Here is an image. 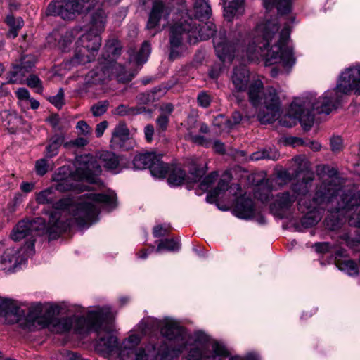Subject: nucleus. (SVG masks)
I'll return each mask as SVG.
<instances>
[{"label": "nucleus", "instance_id": "nucleus-63", "mask_svg": "<svg viewBox=\"0 0 360 360\" xmlns=\"http://www.w3.org/2000/svg\"><path fill=\"white\" fill-rule=\"evenodd\" d=\"M24 196L21 193H16L14 197V200L15 203H20L23 200Z\"/></svg>", "mask_w": 360, "mask_h": 360}, {"label": "nucleus", "instance_id": "nucleus-31", "mask_svg": "<svg viewBox=\"0 0 360 360\" xmlns=\"http://www.w3.org/2000/svg\"><path fill=\"white\" fill-rule=\"evenodd\" d=\"M279 158V153L276 150L263 149L262 150L256 151L251 154V160H260L263 159L276 160Z\"/></svg>", "mask_w": 360, "mask_h": 360}, {"label": "nucleus", "instance_id": "nucleus-12", "mask_svg": "<svg viewBox=\"0 0 360 360\" xmlns=\"http://www.w3.org/2000/svg\"><path fill=\"white\" fill-rule=\"evenodd\" d=\"M308 187L305 186L298 188L293 184L291 191L279 193L270 205L272 214L281 219L288 218L292 214V207L295 202L301 198L308 197Z\"/></svg>", "mask_w": 360, "mask_h": 360}, {"label": "nucleus", "instance_id": "nucleus-49", "mask_svg": "<svg viewBox=\"0 0 360 360\" xmlns=\"http://www.w3.org/2000/svg\"><path fill=\"white\" fill-rule=\"evenodd\" d=\"M205 171L201 168H194L191 172V179L193 182L200 181L201 177L205 174Z\"/></svg>", "mask_w": 360, "mask_h": 360}, {"label": "nucleus", "instance_id": "nucleus-13", "mask_svg": "<svg viewBox=\"0 0 360 360\" xmlns=\"http://www.w3.org/2000/svg\"><path fill=\"white\" fill-rule=\"evenodd\" d=\"M264 7L266 11L276 8L281 15L287 14L292 8V0H262ZM244 0H224V16L231 21L235 17L244 13Z\"/></svg>", "mask_w": 360, "mask_h": 360}, {"label": "nucleus", "instance_id": "nucleus-61", "mask_svg": "<svg viewBox=\"0 0 360 360\" xmlns=\"http://www.w3.org/2000/svg\"><path fill=\"white\" fill-rule=\"evenodd\" d=\"M309 147L311 150H314V151H319L321 150V145L319 142L318 141H311L309 143Z\"/></svg>", "mask_w": 360, "mask_h": 360}, {"label": "nucleus", "instance_id": "nucleus-25", "mask_svg": "<svg viewBox=\"0 0 360 360\" xmlns=\"http://www.w3.org/2000/svg\"><path fill=\"white\" fill-rule=\"evenodd\" d=\"M74 39V31H66L64 34H60L58 31H53L49 37L48 41L51 43L52 39L58 41L54 44L63 51L70 45Z\"/></svg>", "mask_w": 360, "mask_h": 360}, {"label": "nucleus", "instance_id": "nucleus-46", "mask_svg": "<svg viewBox=\"0 0 360 360\" xmlns=\"http://www.w3.org/2000/svg\"><path fill=\"white\" fill-rule=\"evenodd\" d=\"M157 127L158 130L164 131L167 129L169 123V117L167 115H160L157 120Z\"/></svg>", "mask_w": 360, "mask_h": 360}, {"label": "nucleus", "instance_id": "nucleus-2", "mask_svg": "<svg viewBox=\"0 0 360 360\" xmlns=\"http://www.w3.org/2000/svg\"><path fill=\"white\" fill-rule=\"evenodd\" d=\"M160 331L161 335L175 343V351L183 352L189 350L188 360H224L229 356L226 347L215 340H209L207 335L202 332L188 335L184 328L174 320L165 318L159 320L153 317L143 319L130 331L120 346L119 356L122 360H155L158 356L167 353L165 345L153 344L145 349L137 348L141 338L145 335ZM229 360H258L256 354H250L245 358L233 356Z\"/></svg>", "mask_w": 360, "mask_h": 360}, {"label": "nucleus", "instance_id": "nucleus-47", "mask_svg": "<svg viewBox=\"0 0 360 360\" xmlns=\"http://www.w3.org/2000/svg\"><path fill=\"white\" fill-rule=\"evenodd\" d=\"M330 147L333 152H339L342 149V140L340 136H333L330 139Z\"/></svg>", "mask_w": 360, "mask_h": 360}, {"label": "nucleus", "instance_id": "nucleus-15", "mask_svg": "<svg viewBox=\"0 0 360 360\" xmlns=\"http://www.w3.org/2000/svg\"><path fill=\"white\" fill-rule=\"evenodd\" d=\"M33 254L34 243L32 240L27 243L25 250L16 248H7L0 256V271H4L6 273L12 272Z\"/></svg>", "mask_w": 360, "mask_h": 360}, {"label": "nucleus", "instance_id": "nucleus-60", "mask_svg": "<svg viewBox=\"0 0 360 360\" xmlns=\"http://www.w3.org/2000/svg\"><path fill=\"white\" fill-rule=\"evenodd\" d=\"M213 148L219 153H224L225 151L224 144L218 141L214 142Z\"/></svg>", "mask_w": 360, "mask_h": 360}, {"label": "nucleus", "instance_id": "nucleus-38", "mask_svg": "<svg viewBox=\"0 0 360 360\" xmlns=\"http://www.w3.org/2000/svg\"><path fill=\"white\" fill-rule=\"evenodd\" d=\"M49 102L53 104L55 107L58 109H60L64 105V91L62 88H60L56 95L50 96L49 98Z\"/></svg>", "mask_w": 360, "mask_h": 360}, {"label": "nucleus", "instance_id": "nucleus-30", "mask_svg": "<svg viewBox=\"0 0 360 360\" xmlns=\"http://www.w3.org/2000/svg\"><path fill=\"white\" fill-rule=\"evenodd\" d=\"M6 22L10 27L8 37L15 38L18 34V30L22 27L24 21L22 18H15L13 15H8L6 18Z\"/></svg>", "mask_w": 360, "mask_h": 360}, {"label": "nucleus", "instance_id": "nucleus-24", "mask_svg": "<svg viewBox=\"0 0 360 360\" xmlns=\"http://www.w3.org/2000/svg\"><path fill=\"white\" fill-rule=\"evenodd\" d=\"M100 160L107 170L114 174H118L122 170L118 157L112 153L103 152L100 155Z\"/></svg>", "mask_w": 360, "mask_h": 360}, {"label": "nucleus", "instance_id": "nucleus-22", "mask_svg": "<svg viewBox=\"0 0 360 360\" xmlns=\"http://www.w3.org/2000/svg\"><path fill=\"white\" fill-rule=\"evenodd\" d=\"M274 181V179H267L258 184L255 189V198L263 202H268L271 197Z\"/></svg>", "mask_w": 360, "mask_h": 360}, {"label": "nucleus", "instance_id": "nucleus-23", "mask_svg": "<svg viewBox=\"0 0 360 360\" xmlns=\"http://www.w3.org/2000/svg\"><path fill=\"white\" fill-rule=\"evenodd\" d=\"M65 136L63 134H56L52 136L48 141L46 146L45 155L46 158H53L58 154L60 146H68V143H65Z\"/></svg>", "mask_w": 360, "mask_h": 360}, {"label": "nucleus", "instance_id": "nucleus-9", "mask_svg": "<svg viewBox=\"0 0 360 360\" xmlns=\"http://www.w3.org/2000/svg\"><path fill=\"white\" fill-rule=\"evenodd\" d=\"M106 18L103 9H98L92 14L89 31L76 42L75 59L77 63H90L97 55L101 45L100 34L105 30Z\"/></svg>", "mask_w": 360, "mask_h": 360}, {"label": "nucleus", "instance_id": "nucleus-32", "mask_svg": "<svg viewBox=\"0 0 360 360\" xmlns=\"http://www.w3.org/2000/svg\"><path fill=\"white\" fill-rule=\"evenodd\" d=\"M150 44L148 41L143 43L139 53L136 55L130 53V59L136 61L137 64L141 65L148 60L150 54Z\"/></svg>", "mask_w": 360, "mask_h": 360}, {"label": "nucleus", "instance_id": "nucleus-29", "mask_svg": "<svg viewBox=\"0 0 360 360\" xmlns=\"http://www.w3.org/2000/svg\"><path fill=\"white\" fill-rule=\"evenodd\" d=\"M168 174V183L172 186H179L186 181V174L180 167H170Z\"/></svg>", "mask_w": 360, "mask_h": 360}, {"label": "nucleus", "instance_id": "nucleus-14", "mask_svg": "<svg viewBox=\"0 0 360 360\" xmlns=\"http://www.w3.org/2000/svg\"><path fill=\"white\" fill-rule=\"evenodd\" d=\"M302 179L300 183H297L298 188H302L311 183L314 179V173L309 169V162L304 157L298 156L292 160V165L289 169H281L276 174V179L281 181V185L287 184L292 178Z\"/></svg>", "mask_w": 360, "mask_h": 360}, {"label": "nucleus", "instance_id": "nucleus-42", "mask_svg": "<svg viewBox=\"0 0 360 360\" xmlns=\"http://www.w3.org/2000/svg\"><path fill=\"white\" fill-rule=\"evenodd\" d=\"M0 117L2 120L3 124L5 127H10L13 121L16 120V117L14 115L6 110L1 112Z\"/></svg>", "mask_w": 360, "mask_h": 360}, {"label": "nucleus", "instance_id": "nucleus-34", "mask_svg": "<svg viewBox=\"0 0 360 360\" xmlns=\"http://www.w3.org/2000/svg\"><path fill=\"white\" fill-rule=\"evenodd\" d=\"M180 248V243L179 240L174 239H166L161 240L156 248L155 251L158 253H160L162 251H176Z\"/></svg>", "mask_w": 360, "mask_h": 360}, {"label": "nucleus", "instance_id": "nucleus-39", "mask_svg": "<svg viewBox=\"0 0 360 360\" xmlns=\"http://www.w3.org/2000/svg\"><path fill=\"white\" fill-rule=\"evenodd\" d=\"M76 129L79 134L84 136H91L92 133L91 127L83 120L79 121L76 124Z\"/></svg>", "mask_w": 360, "mask_h": 360}, {"label": "nucleus", "instance_id": "nucleus-56", "mask_svg": "<svg viewBox=\"0 0 360 360\" xmlns=\"http://www.w3.org/2000/svg\"><path fill=\"white\" fill-rule=\"evenodd\" d=\"M34 183H30V182H27V181L22 182V184H20V190L25 193L31 192L34 189Z\"/></svg>", "mask_w": 360, "mask_h": 360}, {"label": "nucleus", "instance_id": "nucleus-55", "mask_svg": "<svg viewBox=\"0 0 360 360\" xmlns=\"http://www.w3.org/2000/svg\"><path fill=\"white\" fill-rule=\"evenodd\" d=\"M174 110V107L171 103L162 104L160 107L161 115H167V117Z\"/></svg>", "mask_w": 360, "mask_h": 360}, {"label": "nucleus", "instance_id": "nucleus-3", "mask_svg": "<svg viewBox=\"0 0 360 360\" xmlns=\"http://www.w3.org/2000/svg\"><path fill=\"white\" fill-rule=\"evenodd\" d=\"M276 18L259 22L256 27L244 38L239 31L231 32L226 37L219 32L213 38L217 57L223 62H231L235 58L250 61L262 58L266 65L280 63L290 68L296 61L292 48L288 45L290 28L285 25L278 33Z\"/></svg>", "mask_w": 360, "mask_h": 360}, {"label": "nucleus", "instance_id": "nucleus-64", "mask_svg": "<svg viewBox=\"0 0 360 360\" xmlns=\"http://www.w3.org/2000/svg\"><path fill=\"white\" fill-rule=\"evenodd\" d=\"M106 47L108 49L107 51L111 52L113 55H117L120 53V51H118L117 48H115L113 50H111L112 48L108 44L106 45Z\"/></svg>", "mask_w": 360, "mask_h": 360}, {"label": "nucleus", "instance_id": "nucleus-4", "mask_svg": "<svg viewBox=\"0 0 360 360\" xmlns=\"http://www.w3.org/2000/svg\"><path fill=\"white\" fill-rule=\"evenodd\" d=\"M323 182L318 187L312 200L308 197L301 198L297 202L298 210L306 212L301 219L304 228L315 226L321 219V210H327L333 220L328 217L326 226L328 229L335 230L340 227L343 219H347L349 225L360 227V191L346 190L340 180L335 176L323 175Z\"/></svg>", "mask_w": 360, "mask_h": 360}, {"label": "nucleus", "instance_id": "nucleus-1", "mask_svg": "<svg viewBox=\"0 0 360 360\" xmlns=\"http://www.w3.org/2000/svg\"><path fill=\"white\" fill-rule=\"evenodd\" d=\"M75 166V171L71 174L68 167L59 168L53 176V181L56 182L55 187L36 194L38 204L46 205L53 209L47 213V226L63 224L65 230L73 224L82 229L88 227L98 220L101 210L110 211L116 207V195L113 191L84 194L75 202L70 198L58 200L56 191L65 192L76 189L77 184L74 182L76 180L98 186L102 184L99 179L101 167L96 158L89 154L80 155L76 158Z\"/></svg>", "mask_w": 360, "mask_h": 360}, {"label": "nucleus", "instance_id": "nucleus-37", "mask_svg": "<svg viewBox=\"0 0 360 360\" xmlns=\"http://www.w3.org/2000/svg\"><path fill=\"white\" fill-rule=\"evenodd\" d=\"M142 111L141 110V109H134L132 108H129L128 106L124 105H120L114 110V114L120 116L139 114Z\"/></svg>", "mask_w": 360, "mask_h": 360}, {"label": "nucleus", "instance_id": "nucleus-41", "mask_svg": "<svg viewBox=\"0 0 360 360\" xmlns=\"http://www.w3.org/2000/svg\"><path fill=\"white\" fill-rule=\"evenodd\" d=\"M49 169L48 162L45 158H41L35 162V171L39 176H44Z\"/></svg>", "mask_w": 360, "mask_h": 360}, {"label": "nucleus", "instance_id": "nucleus-59", "mask_svg": "<svg viewBox=\"0 0 360 360\" xmlns=\"http://www.w3.org/2000/svg\"><path fill=\"white\" fill-rule=\"evenodd\" d=\"M65 356L67 360H81V356L77 353L72 352H66Z\"/></svg>", "mask_w": 360, "mask_h": 360}, {"label": "nucleus", "instance_id": "nucleus-50", "mask_svg": "<svg viewBox=\"0 0 360 360\" xmlns=\"http://www.w3.org/2000/svg\"><path fill=\"white\" fill-rule=\"evenodd\" d=\"M154 127L152 124H147L144 128L145 139L147 142L150 143L153 141L154 135Z\"/></svg>", "mask_w": 360, "mask_h": 360}, {"label": "nucleus", "instance_id": "nucleus-16", "mask_svg": "<svg viewBox=\"0 0 360 360\" xmlns=\"http://www.w3.org/2000/svg\"><path fill=\"white\" fill-rule=\"evenodd\" d=\"M84 9L89 10L84 0H53L47 8V13L70 20L76 13H81Z\"/></svg>", "mask_w": 360, "mask_h": 360}, {"label": "nucleus", "instance_id": "nucleus-62", "mask_svg": "<svg viewBox=\"0 0 360 360\" xmlns=\"http://www.w3.org/2000/svg\"><path fill=\"white\" fill-rule=\"evenodd\" d=\"M30 102V106L32 109H37L39 106V102L34 98H30L29 99Z\"/></svg>", "mask_w": 360, "mask_h": 360}, {"label": "nucleus", "instance_id": "nucleus-33", "mask_svg": "<svg viewBox=\"0 0 360 360\" xmlns=\"http://www.w3.org/2000/svg\"><path fill=\"white\" fill-rule=\"evenodd\" d=\"M336 265L340 270L349 276H356L359 274L358 265L353 260L338 261Z\"/></svg>", "mask_w": 360, "mask_h": 360}, {"label": "nucleus", "instance_id": "nucleus-21", "mask_svg": "<svg viewBox=\"0 0 360 360\" xmlns=\"http://www.w3.org/2000/svg\"><path fill=\"white\" fill-rule=\"evenodd\" d=\"M234 214L240 219H250L254 214L253 202L249 198H238L233 209Z\"/></svg>", "mask_w": 360, "mask_h": 360}, {"label": "nucleus", "instance_id": "nucleus-36", "mask_svg": "<svg viewBox=\"0 0 360 360\" xmlns=\"http://www.w3.org/2000/svg\"><path fill=\"white\" fill-rule=\"evenodd\" d=\"M108 106L109 103L108 101H99L91 107V111L94 116L98 117L107 111Z\"/></svg>", "mask_w": 360, "mask_h": 360}, {"label": "nucleus", "instance_id": "nucleus-35", "mask_svg": "<svg viewBox=\"0 0 360 360\" xmlns=\"http://www.w3.org/2000/svg\"><path fill=\"white\" fill-rule=\"evenodd\" d=\"M27 85L34 89L37 93L41 94L43 86L41 79L35 75H30L27 78Z\"/></svg>", "mask_w": 360, "mask_h": 360}, {"label": "nucleus", "instance_id": "nucleus-51", "mask_svg": "<svg viewBox=\"0 0 360 360\" xmlns=\"http://www.w3.org/2000/svg\"><path fill=\"white\" fill-rule=\"evenodd\" d=\"M169 230V227L163 225H158L153 229V235L155 237H160L165 236Z\"/></svg>", "mask_w": 360, "mask_h": 360}, {"label": "nucleus", "instance_id": "nucleus-52", "mask_svg": "<svg viewBox=\"0 0 360 360\" xmlns=\"http://www.w3.org/2000/svg\"><path fill=\"white\" fill-rule=\"evenodd\" d=\"M89 140L88 136H82L75 139L74 141H71L70 143L73 146L77 147H83L88 144Z\"/></svg>", "mask_w": 360, "mask_h": 360}, {"label": "nucleus", "instance_id": "nucleus-8", "mask_svg": "<svg viewBox=\"0 0 360 360\" xmlns=\"http://www.w3.org/2000/svg\"><path fill=\"white\" fill-rule=\"evenodd\" d=\"M231 83L234 96H236V93L247 91L252 105L257 107L260 105L257 116L261 124H270L278 119L281 115V101L276 89L268 88L264 92L262 81L259 77L250 79V71L245 65L234 68Z\"/></svg>", "mask_w": 360, "mask_h": 360}, {"label": "nucleus", "instance_id": "nucleus-57", "mask_svg": "<svg viewBox=\"0 0 360 360\" xmlns=\"http://www.w3.org/2000/svg\"><path fill=\"white\" fill-rule=\"evenodd\" d=\"M330 248V245L328 243H317L315 244L316 251L318 252H327Z\"/></svg>", "mask_w": 360, "mask_h": 360}, {"label": "nucleus", "instance_id": "nucleus-11", "mask_svg": "<svg viewBox=\"0 0 360 360\" xmlns=\"http://www.w3.org/2000/svg\"><path fill=\"white\" fill-rule=\"evenodd\" d=\"M134 76V74L127 72L122 65L113 60H109L104 64L101 63L98 67L89 72L85 81L86 84L93 85L103 84L115 78L117 81L124 83L131 81Z\"/></svg>", "mask_w": 360, "mask_h": 360}, {"label": "nucleus", "instance_id": "nucleus-58", "mask_svg": "<svg viewBox=\"0 0 360 360\" xmlns=\"http://www.w3.org/2000/svg\"><path fill=\"white\" fill-rule=\"evenodd\" d=\"M287 142L294 147L303 145V141L297 137H290L287 140Z\"/></svg>", "mask_w": 360, "mask_h": 360}, {"label": "nucleus", "instance_id": "nucleus-44", "mask_svg": "<svg viewBox=\"0 0 360 360\" xmlns=\"http://www.w3.org/2000/svg\"><path fill=\"white\" fill-rule=\"evenodd\" d=\"M198 103L200 106L207 108L211 102V97L207 93L202 91L198 96Z\"/></svg>", "mask_w": 360, "mask_h": 360}, {"label": "nucleus", "instance_id": "nucleus-28", "mask_svg": "<svg viewBox=\"0 0 360 360\" xmlns=\"http://www.w3.org/2000/svg\"><path fill=\"white\" fill-rule=\"evenodd\" d=\"M155 153H147L136 155L133 160V165L136 169H144L149 168L150 164L155 159Z\"/></svg>", "mask_w": 360, "mask_h": 360}, {"label": "nucleus", "instance_id": "nucleus-6", "mask_svg": "<svg viewBox=\"0 0 360 360\" xmlns=\"http://www.w3.org/2000/svg\"><path fill=\"white\" fill-rule=\"evenodd\" d=\"M353 92L360 95V64L346 68L339 77L335 89L325 91L321 96L316 98L314 93H307L296 98L290 106L288 115L279 121L286 127L295 126L299 121L304 130H309L314 122V112L318 114H330L338 108L341 100V94Z\"/></svg>", "mask_w": 360, "mask_h": 360}, {"label": "nucleus", "instance_id": "nucleus-40", "mask_svg": "<svg viewBox=\"0 0 360 360\" xmlns=\"http://www.w3.org/2000/svg\"><path fill=\"white\" fill-rule=\"evenodd\" d=\"M217 176L218 175L217 172H212L208 176H205L199 185L200 188L202 191H207L214 182Z\"/></svg>", "mask_w": 360, "mask_h": 360}, {"label": "nucleus", "instance_id": "nucleus-19", "mask_svg": "<svg viewBox=\"0 0 360 360\" xmlns=\"http://www.w3.org/2000/svg\"><path fill=\"white\" fill-rule=\"evenodd\" d=\"M35 58L32 55L22 56L20 63L13 67L10 72L8 83H22L23 78L34 66Z\"/></svg>", "mask_w": 360, "mask_h": 360}, {"label": "nucleus", "instance_id": "nucleus-20", "mask_svg": "<svg viewBox=\"0 0 360 360\" xmlns=\"http://www.w3.org/2000/svg\"><path fill=\"white\" fill-rule=\"evenodd\" d=\"M128 142H131L129 130L124 122H120L112 133L111 146L115 148L128 150L130 148V146L127 145Z\"/></svg>", "mask_w": 360, "mask_h": 360}, {"label": "nucleus", "instance_id": "nucleus-5", "mask_svg": "<svg viewBox=\"0 0 360 360\" xmlns=\"http://www.w3.org/2000/svg\"><path fill=\"white\" fill-rule=\"evenodd\" d=\"M41 304H37L29 310L27 321L30 323L27 328L37 324L40 328H47L53 333H65L70 330L84 335L92 331L97 333L98 340L96 349L103 354H110L117 347V338L114 335V315L109 307L97 308L88 312L86 318L76 315L67 318H56L59 308L56 305L46 307L44 313Z\"/></svg>", "mask_w": 360, "mask_h": 360}, {"label": "nucleus", "instance_id": "nucleus-45", "mask_svg": "<svg viewBox=\"0 0 360 360\" xmlns=\"http://www.w3.org/2000/svg\"><path fill=\"white\" fill-rule=\"evenodd\" d=\"M155 93L148 92V93H143L138 96L137 99L140 103L146 104L150 102H153L155 100Z\"/></svg>", "mask_w": 360, "mask_h": 360}, {"label": "nucleus", "instance_id": "nucleus-10", "mask_svg": "<svg viewBox=\"0 0 360 360\" xmlns=\"http://www.w3.org/2000/svg\"><path fill=\"white\" fill-rule=\"evenodd\" d=\"M65 231V225L63 224H54L53 226H47L46 219L42 217H37L31 221L22 220L20 221L13 229L11 238L14 241H19L26 237L30 236L25 244L21 248L25 250L29 241H33L36 236L44 234L49 235L50 240L57 238L63 231Z\"/></svg>", "mask_w": 360, "mask_h": 360}, {"label": "nucleus", "instance_id": "nucleus-7", "mask_svg": "<svg viewBox=\"0 0 360 360\" xmlns=\"http://www.w3.org/2000/svg\"><path fill=\"white\" fill-rule=\"evenodd\" d=\"M193 1V11H188L182 4L181 10L173 13V23L169 32L170 60H174L183 54L185 40L190 44H194L210 39L216 32L215 25L207 21L212 14L207 1Z\"/></svg>", "mask_w": 360, "mask_h": 360}, {"label": "nucleus", "instance_id": "nucleus-54", "mask_svg": "<svg viewBox=\"0 0 360 360\" xmlns=\"http://www.w3.org/2000/svg\"><path fill=\"white\" fill-rule=\"evenodd\" d=\"M16 96L20 100H29L30 98V93L25 88H19L16 91Z\"/></svg>", "mask_w": 360, "mask_h": 360}, {"label": "nucleus", "instance_id": "nucleus-43", "mask_svg": "<svg viewBox=\"0 0 360 360\" xmlns=\"http://www.w3.org/2000/svg\"><path fill=\"white\" fill-rule=\"evenodd\" d=\"M242 120L241 114L236 111L234 112L229 120H226V127L231 128L233 126L239 124Z\"/></svg>", "mask_w": 360, "mask_h": 360}, {"label": "nucleus", "instance_id": "nucleus-48", "mask_svg": "<svg viewBox=\"0 0 360 360\" xmlns=\"http://www.w3.org/2000/svg\"><path fill=\"white\" fill-rule=\"evenodd\" d=\"M188 139H191L193 143H197L198 145L207 146L210 144V142L206 140L204 136L200 135H192L191 134H188Z\"/></svg>", "mask_w": 360, "mask_h": 360}, {"label": "nucleus", "instance_id": "nucleus-27", "mask_svg": "<svg viewBox=\"0 0 360 360\" xmlns=\"http://www.w3.org/2000/svg\"><path fill=\"white\" fill-rule=\"evenodd\" d=\"M229 188L231 190L236 189L240 190V186L238 184H235L229 186V182L225 179H221L217 184V186L211 191L207 196L209 202L215 200L221 194L227 191Z\"/></svg>", "mask_w": 360, "mask_h": 360}, {"label": "nucleus", "instance_id": "nucleus-26", "mask_svg": "<svg viewBox=\"0 0 360 360\" xmlns=\"http://www.w3.org/2000/svg\"><path fill=\"white\" fill-rule=\"evenodd\" d=\"M161 155H155V159L152 162L150 167V172L152 176L158 179L165 178L170 168L168 165L165 164L161 160Z\"/></svg>", "mask_w": 360, "mask_h": 360}, {"label": "nucleus", "instance_id": "nucleus-17", "mask_svg": "<svg viewBox=\"0 0 360 360\" xmlns=\"http://www.w3.org/2000/svg\"><path fill=\"white\" fill-rule=\"evenodd\" d=\"M24 311L13 300L0 297V323L13 324L20 321Z\"/></svg>", "mask_w": 360, "mask_h": 360}, {"label": "nucleus", "instance_id": "nucleus-53", "mask_svg": "<svg viewBox=\"0 0 360 360\" xmlns=\"http://www.w3.org/2000/svg\"><path fill=\"white\" fill-rule=\"evenodd\" d=\"M108 126V123L107 121H103V122L98 123L96 127L95 132H96V136L101 137L103 134V133H104L105 130L107 129Z\"/></svg>", "mask_w": 360, "mask_h": 360}, {"label": "nucleus", "instance_id": "nucleus-18", "mask_svg": "<svg viewBox=\"0 0 360 360\" xmlns=\"http://www.w3.org/2000/svg\"><path fill=\"white\" fill-rule=\"evenodd\" d=\"M170 15V11L165 4L161 1H155L153 4L151 11L149 14L146 28L148 30L153 31L151 34L154 36L157 32L160 30V22L162 20L168 23V18Z\"/></svg>", "mask_w": 360, "mask_h": 360}]
</instances>
